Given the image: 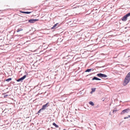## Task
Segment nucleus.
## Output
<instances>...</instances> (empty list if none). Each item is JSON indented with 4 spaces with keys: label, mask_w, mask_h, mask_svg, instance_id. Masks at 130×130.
Listing matches in <instances>:
<instances>
[{
    "label": "nucleus",
    "mask_w": 130,
    "mask_h": 130,
    "mask_svg": "<svg viewBox=\"0 0 130 130\" xmlns=\"http://www.w3.org/2000/svg\"><path fill=\"white\" fill-rule=\"evenodd\" d=\"M130 80V72L128 73L125 77L123 83V85L125 86L129 82Z\"/></svg>",
    "instance_id": "nucleus-1"
},
{
    "label": "nucleus",
    "mask_w": 130,
    "mask_h": 130,
    "mask_svg": "<svg viewBox=\"0 0 130 130\" xmlns=\"http://www.w3.org/2000/svg\"><path fill=\"white\" fill-rule=\"evenodd\" d=\"M130 16V12L121 18V20L123 21H126L127 18Z\"/></svg>",
    "instance_id": "nucleus-2"
},
{
    "label": "nucleus",
    "mask_w": 130,
    "mask_h": 130,
    "mask_svg": "<svg viewBox=\"0 0 130 130\" xmlns=\"http://www.w3.org/2000/svg\"><path fill=\"white\" fill-rule=\"evenodd\" d=\"M130 111V109L129 108H127L123 110L121 113V114L124 115L126 113H128Z\"/></svg>",
    "instance_id": "nucleus-3"
},
{
    "label": "nucleus",
    "mask_w": 130,
    "mask_h": 130,
    "mask_svg": "<svg viewBox=\"0 0 130 130\" xmlns=\"http://www.w3.org/2000/svg\"><path fill=\"white\" fill-rule=\"evenodd\" d=\"M96 76L100 77H106L107 76V75H106L101 73L97 74Z\"/></svg>",
    "instance_id": "nucleus-4"
},
{
    "label": "nucleus",
    "mask_w": 130,
    "mask_h": 130,
    "mask_svg": "<svg viewBox=\"0 0 130 130\" xmlns=\"http://www.w3.org/2000/svg\"><path fill=\"white\" fill-rule=\"evenodd\" d=\"M26 75H24L21 78H19L17 80V81L18 82H22L23 80H24L26 77Z\"/></svg>",
    "instance_id": "nucleus-5"
},
{
    "label": "nucleus",
    "mask_w": 130,
    "mask_h": 130,
    "mask_svg": "<svg viewBox=\"0 0 130 130\" xmlns=\"http://www.w3.org/2000/svg\"><path fill=\"white\" fill-rule=\"evenodd\" d=\"M39 21V19H31L28 20L29 22L31 23H33L36 21Z\"/></svg>",
    "instance_id": "nucleus-6"
},
{
    "label": "nucleus",
    "mask_w": 130,
    "mask_h": 130,
    "mask_svg": "<svg viewBox=\"0 0 130 130\" xmlns=\"http://www.w3.org/2000/svg\"><path fill=\"white\" fill-rule=\"evenodd\" d=\"M49 106V103L48 102L47 103H46V104L43 105L42 108V109H43L44 110L45 109H46V108L47 107Z\"/></svg>",
    "instance_id": "nucleus-7"
},
{
    "label": "nucleus",
    "mask_w": 130,
    "mask_h": 130,
    "mask_svg": "<svg viewBox=\"0 0 130 130\" xmlns=\"http://www.w3.org/2000/svg\"><path fill=\"white\" fill-rule=\"evenodd\" d=\"M94 69H87L85 71V72H90L91 71H93V70Z\"/></svg>",
    "instance_id": "nucleus-8"
},
{
    "label": "nucleus",
    "mask_w": 130,
    "mask_h": 130,
    "mask_svg": "<svg viewBox=\"0 0 130 130\" xmlns=\"http://www.w3.org/2000/svg\"><path fill=\"white\" fill-rule=\"evenodd\" d=\"M58 24V23H56L51 28V29H53L56 28V26Z\"/></svg>",
    "instance_id": "nucleus-9"
},
{
    "label": "nucleus",
    "mask_w": 130,
    "mask_h": 130,
    "mask_svg": "<svg viewBox=\"0 0 130 130\" xmlns=\"http://www.w3.org/2000/svg\"><path fill=\"white\" fill-rule=\"evenodd\" d=\"M21 12L22 13L29 14L30 13H31L30 12H28V11H21Z\"/></svg>",
    "instance_id": "nucleus-10"
},
{
    "label": "nucleus",
    "mask_w": 130,
    "mask_h": 130,
    "mask_svg": "<svg viewBox=\"0 0 130 130\" xmlns=\"http://www.w3.org/2000/svg\"><path fill=\"white\" fill-rule=\"evenodd\" d=\"M95 88H92L91 89V93H92L94 92L95 91Z\"/></svg>",
    "instance_id": "nucleus-11"
},
{
    "label": "nucleus",
    "mask_w": 130,
    "mask_h": 130,
    "mask_svg": "<svg viewBox=\"0 0 130 130\" xmlns=\"http://www.w3.org/2000/svg\"><path fill=\"white\" fill-rule=\"evenodd\" d=\"M44 110L42 109V108H41L40 109L38 112L37 113V114H38L39 113H40L42 111H43V110Z\"/></svg>",
    "instance_id": "nucleus-12"
},
{
    "label": "nucleus",
    "mask_w": 130,
    "mask_h": 130,
    "mask_svg": "<svg viewBox=\"0 0 130 130\" xmlns=\"http://www.w3.org/2000/svg\"><path fill=\"white\" fill-rule=\"evenodd\" d=\"M53 125L54 126L58 128L59 127L55 123H53Z\"/></svg>",
    "instance_id": "nucleus-13"
},
{
    "label": "nucleus",
    "mask_w": 130,
    "mask_h": 130,
    "mask_svg": "<svg viewBox=\"0 0 130 130\" xmlns=\"http://www.w3.org/2000/svg\"><path fill=\"white\" fill-rule=\"evenodd\" d=\"M12 80V78H9L8 79H7L6 80V81L9 82L10 80Z\"/></svg>",
    "instance_id": "nucleus-14"
},
{
    "label": "nucleus",
    "mask_w": 130,
    "mask_h": 130,
    "mask_svg": "<svg viewBox=\"0 0 130 130\" xmlns=\"http://www.w3.org/2000/svg\"><path fill=\"white\" fill-rule=\"evenodd\" d=\"M89 104L91 105L92 106H94V104L93 102H92L90 101L89 102Z\"/></svg>",
    "instance_id": "nucleus-15"
},
{
    "label": "nucleus",
    "mask_w": 130,
    "mask_h": 130,
    "mask_svg": "<svg viewBox=\"0 0 130 130\" xmlns=\"http://www.w3.org/2000/svg\"><path fill=\"white\" fill-rule=\"evenodd\" d=\"M98 78H97L96 77H94L92 78V80H98Z\"/></svg>",
    "instance_id": "nucleus-16"
},
{
    "label": "nucleus",
    "mask_w": 130,
    "mask_h": 130,
    "mask_svg": "<svg viewBox=\"0 0 130 130\" xmlns=\"http://www.w3.org/2000/svg\"><path fill=\"white\" fill-rule=\"evenodd\" d=\"M22 30H23V29H22L21 28H19L17 29V32H18L20 31H21Z\"/></svg>",
    "instance_id": "nucleus-17"
},
{
    "label": "nucleus",
    "mask_w": 130,
    "mask_h": 130,
    "mask_svg": "<svg viewBox=\"0 0 130 130\" xmlns=\"http://www.w3.org/2000/svg\"><path fill=\"white\" fill-rule=\"evenodd\" d=\"M117 110L116 109V108H115L113 110V113H114V112H115L116 111H117Z\"/></svg>",
    "instance_id": "nucleus-18"
},
{
    "label": "nucleus",
    "mask_w": 130,
    "mask_h": 130,
    "mask_svg": "<svg viewBox=\"0 0 130 130\" xmlns=\"http://www.w3.org/2000/svg\"><path fill=\"white\" fill-rule=\"evenodd\" d=\"M8 96V95L7 94H5L4 95V98H6L7 96Z\"/></svg>",
    "instance_id": "nucleus-19"
},
{
    "label": "nucleus",
    "mask_w": 130,
    "mask_h": 130,
    "mask_svg": "<svg viewBox=\"0 0 130 130\" xmlns=\"http://www.w3.org/2000/svg\"><path fill=\"white\" fill-rule=\"evenodd\" d=\"M128 118H129L128 117H124V119H128Z\"/></svg>",
    "instance_id": "nucleus-20"
},
{
    "label": "nucleus",
    "mask_w": 130,
    "mask_h": 130,
    "mask_svg": "<svg viewBox=\"0 0 130 130\" xmlns=\"http://www.w3.org/2000/svg\"><path fill=\"white\" fill-rule=\"evenodd\" d=\"M101 80V79H100V78H98V80Z\"/></svg>",
    "instance_id": "nucleus-21"
},
{
    "label": "nucleus",
    "mask_w": 130,
    "mask_h": 130,
    "mask_svg": "<svg viewBox=\"0 0 130 130\" xmlns=\"http://www.w3.org/2000/svg\"><path fill=\"white\" fill-rule=\"evenodd\" d=\"M128 117L129 118H130V115H128Z\"/></svg>",
    "instance_id": "nucleus-22"
},
{
    "label": "nucleus",
    "mask_w": 130,
    "mask_h": 130,
    "mask_svg": "<svg viewBox=\"0 0 130 130\" xmlns=\"http://www.w3.org/2000/svg\"><path fill=\"white\" fill-rule=\"evenodd\" d=\"M49 130V128L48 129V130Z\"/></svg>",
    "instance_id": "nucleus-23"
},
{
    "label": "nucleus",
    "mask_w": 130,
    "mask_h": 130,
    "mask_svg": "<svg viewBox=\"0 0 130 130\" xmlns=\"http://www.w3.org/2000/svg\"><path fill=\"white\" fill-rule=\"evenodd\" d=\"M104 66H102V67H104Z\"/></svg>",
    "instance_id": "nucleus-24"
},
{
    "label": "nucleus",
    "mask_w": 130,
    "mask_h": 130,
    "mask_svg": "<svg viewBox=\"0 0 130 130\" xmlns=\"http://www.w3.org/2000/svg\"><path fill=\"white\" fill-rule=\"evenodd\" d=\"M64 130H66V129H64Z\"/></svg>",
    "instance_id": "nucleus-25"
}]
</instances>
